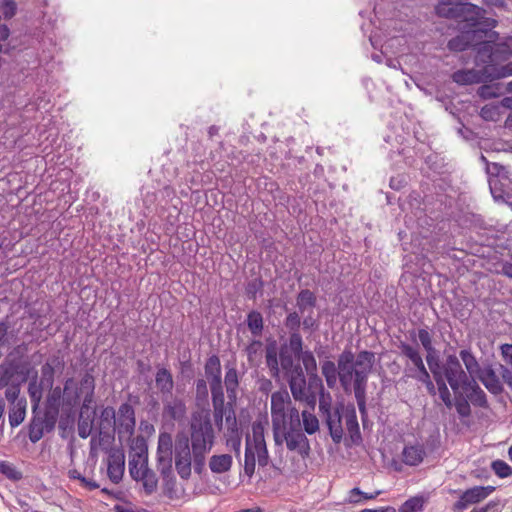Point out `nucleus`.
Here are the masks:
<instances>
[{
	"instance_id": "obj_1",
	"label": "nucleus",
	"mask_w": 512,
	"mask_h": 512,
	"mask_svg": "<svg viewBox=\"0 0 512 512\" xmlns=\"http://www.w3.org/2000/svg\"><path fill=\"white\" fill-rule=\"evenodd\" d=\"M173 455L178 475L182 479H188L191 476L193 464L189 437L184 433L177 434L173 446L171 434L161 432L158 436L156 461L157 469L163 478H169L173 474Z\"/></svg>"
},
{
	"instance_id": "obj_2",
	"label": "nucleus",
	"mask_w": 512,
	"mask_h": 512,
	"mask_svg": "<svg viewBox=\"0 0 512 512\" xmlns=\"http://www.w3.org/2000/svg\"><path fill=\"white\" fill-rule=\"evenodd\" d=\"M374 360V354L369 351H361L355 358L352 351L345 350L338 358L341 385L348 390L353 384L355 398L361 412L365 410L366 385Z\"/></svg>"
},
{
	"instance_id": "obj_3",
	"label": "nucleus",
	"mask_w": 512,
	"mask_h": 512,
	"mask_svg": "<svg viewBox=\"0 0 512 512\" xmlns=\"http://www.w3.org/2000/svg\"><path fill=\"white\" fill-rule=\"evenodd\" d=\"M190 448L193 453V466L200 473L206 463V455L215 442V432L208 415L194 413L190 423Z\"/></svg>"
},
{
	"instance_id": "obj_4",
	"label": "nucleus",
	"mask_w": 512,
	"mask_h": 512,
	"mask_svg": "<svg viewBox=\"0 0 512 512\" xmlns=\"http://www.w3.org/2000/svg\"><path fill=\"white\" fill-rule=\"evenodd\" d=\"M266 421H254L252 435H247L244 455V472L251 477L255 472L256 461L265 467L269 461L268 449L265 442Z\"/></svg>"
},
{
	"instance_id": "obj_5",
	"label": "nucleus",
	"mask_w": 512,
	"mask_h": 512,
	"mask_svg": "<svg viewBox=\"0 0 512 512\" xmlns=\"http://www.w3.org/2000/svg\"><path fill=\"white\" fill-rule=\"evenodd\" d=\"M436 13L442 17L460 19L467 22L469 26L475 27L484 18L486 11L472 3L439 1L436 6Z\"/></svg>"
},
{
	"instance_id": "obj_6",
	"label": "nucleus",
	"mask_w": 512,
	"mask_h": 512,
	"mask_svg": "<svg viewBox=\"0 0 512 512\" xmlns=\"http://www.w3.org/2000/svg\"><path fill=\"white\" fill-rule=\"evenodd\" d=\"M275 445L281 446L285 443L287 449L296 452L302 458L309 455L310 443L301 427H288V424L273 432Z\"/></svg>"
},
{
	"instance_id": "obj_7",
	"label": "nucleus",
	"mask_w": 512,
	"mask_h": 512,
	"mask_svg": "<svg viewBox=\"0 0 512 512\" xmlns=\"http://www.w3.org/2000/svg\"><path fill=\"white\" fill-rule=\"evenodd\" d=\"M476 62L492 64L505 61L512 56V36L505 37L495 44L490 41L480 43L476 48Z\"/></svg>"
},
{
	"instance_id": "obj_8",
	"label": "nucleus",
	"mask_w": 512,
	"mask_h": 512,
	"mask_svg": "<svg viewBox=\"0 0 512 512\" xmlns=\"http://www.w3.org/2000/svg\"><path fill=\"white\" fill-rule=\"evenodd\" d=\"M481 160L486 163L489 187L493 197L497 199L502 198L504 195L510 196L508 169L498 163H488L484 156H481Z\"/></svg>"
},
{
	"instance_id": "obj_9",
	"label": "nucleus",
	"mask_w": 512,
	"mask_h": 512,
	"mask_svg": "<svg viewBox=\"0 0 512 512\" xmlns=\"http://www.w3.org/2000/svg\"><path fill=\"white\" fill-rule=\"evenodd\" d=\"M441 374L456 395L471 381L455 355H449L446 358L441 368Z\"/></svg>"
},
{
	"instance_id": "obj_10",
	"label": "nucleus",
	"mask_w": 512,
	"mask_h": 512,
	"mask_svg": "<svg viewBox=\"0 0 512 512\" xmlns=\"http://www.w3.org/2000/svg\"><path fill=\"white\" fill-rule=\"evenodd\" d=\"M291 404V398L287 390H279L271 395V422L272 432L280 430L288 424L287 422V410Z\"/></svg>"
},
{
	"instance_id": "obj_11",
	"label": "nucleus",
	"mask_w": 512,
	"mask_h": 512,
	"mask_svg": "<svg viewBox=\"0 0 512 512\" xmlns=\"http://www.w3.org/2000/svg\"><path fill=\"white\" fill-rule=\"evenodd\" d=\"M135 425L134 408L129 403L121 404L114 419V432L118 433L120 440L129 439L134 433Z\"/></svg>"
},
{
	"instance_id": "obj_12",
	"label": "nucleus",
	"mask_w": 512,
	"mask_h": 512,
	"mask_svg": "<svg viewBox=\"0 0 512 512\" xmlns=\"http://www.w3.org/2000/svg\"><path fill=\"white\" fill-rule=\"evenodd\" d=\"M148 450L144 440H137L129 453V473L131 477L148 471Z\"/></svg>"
},
{
	"instance_id": "obj_13",
	"label": "nucleus",
	"mask_w": 512,
	"mask_h": 512,
	"mask_svg": "<svg viewBox=\"0 0 512 512\" xmlns=\"http://www.w3.org/2000/svg\"><path fill=\"white\" fill-rule=\"evenodd\" d=\"M49 389L50 392L47 396V406L50 409L58 410L62 398L79 399V394L76 391V382L72 378L66 380L63 389L59 386L54 388L52 386Z\"/></svg>"
},
{
	"instance_id": "obj_14",
	"label": "nucleus",
	"mask_w": 512,
	"mask_h": 512,
	"mask_svg": "<svg viewBox=\"0 0 512 512\" xmlns=\"http://www.w3.org/2000/svg\"><path fill=\"white\" fill-rule=\"evenodd\" d=\"M125 455L121 449H111L108 454L107 475L109 479L117 484L124 475Z\"/></svg>"
},
{
	"instance_id": "obj_15",
	"label": "nucleus",
	"mask_w": 512,
	"mask_h": 512,
	"mask_svg": "<svg viewBox=\"0 0 512 512\" xmlns=\"http://www.w3.org/2000/svg\"><path fill=\"white\" fill-rule=\"evenodd\" d=\"M344 411L343 405H337L334 407L333 412L323 415L329 429V434L335 444H339L343 439L344 430L342 427V417Z\"/></svg>"
},
{
	"instance_id": "obj_16",
	"label": "nucleus",
	"mask_w": 512,
	"mask_h": 512,
	"mask_svg": "<svg viewBox=\"0 0 512 512\" xmlns=\"http://www.w3.org/2000/svg\"><path fill=\"white\" fill-rule=\"evenodd\" d=\"M493 486H475L463 492L459 501L456 503L458 509L464 510L469 505L478 503L488 497L493 491Z\"/></svg>"
},
{
	"instance_id": "obj_17",
	"label": "nucleus",
	"mask_w": 512,
	"mask_h": 512,
	"mask_svg": "<svg viewBox=\"0 0 512 512\" xmlns=\"http://www.w3.org/2000/svg\"><path fill=\"white\" fill-rule=\"evenodd\" d=\"M289 387L292 396L297 401H307L309 397L306 394V379L303 370L297 366L294 374L288 376Z\"/></svg>"
},
{
	"instance_id": "obj_18",
	"label": "nucleus",
	"mask_w": 512,
	"mask_h": 512,
	"mask_svg": "<svg viewBox=\"0 0 512 512\" xmlns=\"http://www.w3.org/2000/svg\"><path fill=\"white\" fill-rule=\"evenodd\" d=\"M163 416L173 421H182L186 416L185 402L179 398H164Z\"/></svg>"
},
{
	"instance_id": "obj_19",
	"label": "nucleus",
	"mask_w": 512,
	"mask_h": 512,
	"mask_svg": "<svg viewBox=\"0 0 512 512\" xmlns=\"http://www.w3.org/2000/svg\"><path fill=\"white\" fill-rule=\"evenodd\" d=\"M457 395L465 396L474 406L481 408L488 407L486 394L476 383L475 379H471V381Z\"/></svg>"
},
{
	"instance_id": "obj_20",
	"label": "nucleus",
	"mask_w": 512,
	"mask_h": 512,
	"mask_svg": "<svg viewBox=\"0 0 512 512\" xmlns=\"http://www.w3.org/2000/svg\"><path fill=\"white\" fill-rule=\"evenodd\" d=\"M95 389V380L94 377L90 373H86L81 381L80 387L76 386V391L79 394V398L83 396V405L88 406L92 400Z\"/></svg>"
},
{
	"instance_id": "obj_21",
	"label": "nucleus",
	"mask_w": 512,
	"mask_h": 512,
	"mask_svg": "<svg viewBox=\"0 0 512 512\" xmlns=\"http://www.w3.org/2000/svg\"><path fill=\"white\" fill-rule=\"evenodd\" d=\"M205 376L210 385L221 384V364L217 356L209 357L205 364Z\"/></svg>"
},
{
	"instance_id": "obj_22",
	"label": "nucleus",
	"mask_w": 512,
	"mask_h": 512,
	"mask_svg": "<svg viewBox=\"0 0 512 512\" xmlns=\"http://www.w3.org/2000/svg\"><path fill=\"white\" fill-rule=\"evenodd\" d=\"M484 73L479 70H458L453 73L452 79L454 82L460 85H468L473 83H479L483 80Z\"/></svg>"
},
{
	"instance_id": "obj_23",
	"label": "nucleus",
	"mask_w": 512,
	"mask_h": 512,
	"mask_svg": "<svg viewBox=\"0 0 512 512\" xmlns=\"http://www.w3.org/2000/svg\"><path fill=\"white\" fill-rule=\"evenodd\" d=\"M316 296L309 289L301 290L296 298V305L301 314H305L308 312H313V309L316 306Z\"/></svg>"
},
{
	"instance_id": "obj_24",
	"label": "nucleus",
	"mask_w": 512,
	"mask_h": 512,
	"mask_svg": "<svg viewBox=\"0 0 512 512\" xmlns=\"http://www.w3.org/2000/svg\"><path fill=\"white\" fill-rule=\"evenodd\" d=\"M155 382L160 392L165 395H170L174 386L172 374L166 368H159L155 376Z\"/></svg>"
},
{
	"instance_id": "obj_25",
	"label": "nucleus",
	"mask_w": 512,
	"mask_h": 512,
	"mask_svg": "<svg viewBox=\"0 0 512 512\" xmlns=\"http://www.w3.org/2000/svg\"><path fill=\"white\" fill-rule=\"evenodd\" d=\"M233 463L232 456L229 454L213 455L209 460L211 472L221 474L229 471Z\"/></svg>"
},
{
	"instance_id": "obj_26",
	"label": "nucleus",
	"mask_w": 512,
	"mask_h": 512,
	"mask_svg": "<svg viewBox=\"0 0 512 512\" xmlns=\"http://www.w3.org/2000/svg\"><path fill=\"white\" fill-rule=\"evenodd\" d=\"M265 358L266 365L270 370L271 376L278 378L280 375V360L278 349L275 343L267 345Z\"/></svg>"
},
{
	"instance_id": "obj_27",
	"label": "nucleus",
	"mask_w": 512,
	"mask_h": 512,
	"mask_svg": "<svg viewBox=\"0 0 512 512\" xmlns=\"http://www.w3.org/2000/svg\"><path fill=\"white\" fill-rule=\"evenodd\" d=\"M210 389L212 394L215 419L216 421L222 422L224 407V393L222 383L210 385Z\"/></svg>"
},
{
	"instance_id": "obj_28",
	"label": "nucleus",
	"mask_w": 512,
	"mask_h": 512,
	"mask_svg": "<svg viewBox=\"0 0 512 512\" xmlns=\"http://www.w3.org/2000/svg\"><path fill=\"white\" fill-rule=\"evenodd\" d=\"M27 402L25 398L20 399L9 410V424L12 428L19 426L26 417Z\"/></svg>"
},
{
	"instance_id": "obj_29",
	"label": "nucleus",
	"mask_w": 512,
	"mask_h": 512,
	"mask_svg": "<svg viewBox=\"0 0 512 512\" xmlns=\"http://www.w3.org/2000/svg\"><path fill=\"white\" fill-rule=\"evenodd\" d=\"M425 452L419 445L406 446L402 453L403 462L410 466H416L423 461Z\"/></svg>"
},
{
	"instance_id": "obj_30",
	"label": "nucleus",
	"mask_w": 512,
	"mask_h": 512,
	"mask_svg": "<svg viewBox=\"0 0 512 512\" xmlns=\"http://www.w3.org/2000/svg\"><path fill=\"white\" fill-rule=\"evenodd\" d=\"M459 355L466 367L467 374L470 379L478 377L483 370L480 368L478 361L472 353L469 350L463 349L460 351Z\"/></svg>"
},
{
	"instance_id": "obj_31",
	"label": "nucleus",
	"mask_w": 512,
	"mask_h": 512,
	"mask_svg": "<svg viewBox=\"0 0 512 512\" xmlns=\"http://www.w3.org/2000/svg\"><path fill=\"white\" fill-rule=\"evenodd\" d=\"M343 417L345 419L346 429L349 432L352 441L355 442L360 439L359 424L355 409H345Z\"/></svg>"
},
{
	"instance_id": "obj_32",
	"label": "nucleus",
	"mask_w": 512,
	"mask_h": 512,
	"mask_svg": "<svg viewBox=\"0 0 512 512\" xmlns=\"http://www.w3.org/2000/svg\"><path fill=\"white\" fill-rule=\"evenodd\" d=\"M47 422L42 417L34 416L29 424L28 436L32 443L38 442L44 435Z\"/></svg>"
},
{
	"instance_id": "obj_33",
	"label": "nucleus",
	"mask_w": 512,
	"mask_h": 512,
	"mask_svg": "<svg viewBox=\"0 0 512 512\" xmlns=\"http://www.w3.org/2000/svg\"><path fill=\"white\" fill-rule=\"evenodd\" d=\"M478 378L491 393L498 394L501 392L502 385L492 370H483Z\"/></svg>"
},
{
	"instance_id": "obj_34",
	"label": "nucleus",
	"mask_w": 512,
	"mask_h": 512,
	"mask_svg": "<svg viewBox=\"0 0 512 512\" xmlns=\"http://www.w3.org/2000/svg\"><path fill=\"white\" fill-rule=\"evenodd\" d=\"M61 362L58 357H54L47 361L41 368V380L42 384H46L47 388H51L54 382L55 366L60 365Z\"/></svg>"
},
{
	"instance_id": "obj_35",
	"label": "nucleus",
	"mask_w": 512,
	"mask_h": 512,
	"mask_svg": "<svg viewBox=\"0 0 512 512\" xmlns=\"http://www.w3.org/2000/svg\"><path fill=\"white\" fill-rule=\"evenodd\" d=\"M247 326L251 334L255 337L261 336L264 328L262 314L258 311H251L247 315Z\"/></svg>"
},
{
	"instance_id": "obj_36",
	"label": "nucleus",
	"mask_w": 512,
	"mask_h": 512,
	"mask_svg": "<svg viewBox=\"0 0 512 512\" xmlns=\"http://www.w3.org/2000/svg\"><path fill=\"white\" fill-rule=\"evenodd\" d=\"M136 481H141L146 494L150 495L157 489L158 479L155 473L149 469L143 475H135L132 477Z\"/></svg>"
},
{
	"instance_id": "obj_37",
	"label": "nucleus",
	"mask_w": 512,
	"mask_h": 512,
	"mask_svg": "<svg viewBox=\"0 0 512 512\" xmlns=\"http://www.w3.org/2000/svg\"><path fill=\"white\" fill-rule=\"evenodd\" d=\"M224 383L229 399H235L238 387V372L235 367L227 368Z\"/></svg>"
},
{
	"instance_id": "obj_38",
	"label": "nucleus",
	"mask_w": 512,
	"mask_h": 512,
	"mask_svg": "<svg viewBox=\"0 0 512 512\" xmlns=\"http://www.w3.org/2000/svg\"><path fill=\"white\" fill-rule=\"evenodd\" d=\"M45 387L47 388L46 384H42V381L38 383L36 380H32L29 383L28 393L32 403L33 412H35L41 402L43 389Z\"/></svg>"
},
{
	"instance_id": "obj_39",
	"label": "nucleus",
	"mask_w": 512,
	"mask_h": 512,
	"mask_svg": "<svg viewBox=\"0 0 512 512\" xmlns=\"http://www.w3.org/2000/svg\"><path fill=\"white\" fill-rule=\"evenodd\" d=\"M322 374L325 377L328 387L333 388L339 378V368L332 361H325L322 364Z\"/></svg>"
},
{
	"instance_id": "obj_40",
	"label": "nucleus",
	"mask_w": 512,
	"mask_h": 512,
	"mask_svg": "<svg viewBox=\"0 0 512 512\" xmlns=\"http://www.w3.org/2000/svg\"><path fill=\"white\" fill-rule=\"evenodd\" d=\"M472 34L470 32L462 33L448 42V48L452 51H464L471 45Z\"/></svg>"
},
{
	"instance_id": "obj_41",
	"label": "nucleus",
	"mask_w": 512,
	"mask_h": 512,
	"mask_svg": "<svg viewBox=\"0 0 512 512\" xmlns=\"http://www.w3.org/2000/svg\"><path fill=\"white\" fill-rule=\"evenodd\" d=\"M485 73L488 77L493 79H501L512 76V62L507 63L499 68L494 67L492 64H487L485 67Z\"/></svg>"
},
{
	"instance_id": "obj_42",
	"label": "nucleus",
	"mask_w": 512,
	"mask_h": 512,
	"mask_svg": "<svg viewBox=\"0 0 512 512\" xmlns=\"http://www.w3.org/2000/svg\"><path fill=\"white\" fill-rule=\"evenodd\" d=\"M301 419L303 422L304 431L307 434L312 435L319 430V421L313 413L304 410L301 413Z\"/></svg>"
},
{
	"instance_id": "obj_43",
	"label": "nucleus",
	"mask_w": 512,
	"mask_h": 512,
	"mask_svg": "<svg viewBox=\"0 0 512 512\" xmlns=\"http://www.w3.org/2000/svg\"><path fill=\"white\" fill-rule=\"evenodd\" d=\"M280 366L287 376L294 374V370L298 365H294L292 354L287 349H281L279 352Z\"/></svg>"
},
{
	"instance_id": "obj_44",
	"label": "nucleus",
	"mask_w": 512,
	"mask_h": 512,
	"mask_svg": "<svg viewBox=\"0 0 512 512\" xmlns=\"http://www.w3.org/2000/svg\"><path fill=\"white\" fill-rule=\"evenodd\" d=\"M425 498L415 496L405 501L399 508V512H421L423 510Z\"/></svg>"
},
{
	"instance_id": "obj_45",
	"label": "nucleus",
	"mask_w": 512,
	"mask_h": 512,
	"mask_svg": "<svg viewBox=\"0 0 512 512\" xmlns=\"http://www.w3.org/2000/svg\"><path fill=\"white\" fill-rule=\"evenodd\" d=\"M297 358L302 361L303 366L308 375L316 376L317 363H316V359L311 351H304Z\"/></svg>"
},
{
	"instance_id": "obj_46",
	"label": "nucleus",
	"mask_w": 512,
	"mask_h": 512,
	"mask_svg": "<svg viewBox=\"0 0 512 512\" xmlns=\"http://www.w3.org/2000/svg\"><path fill=\"white\" fill-rule=\"evenodd\" d=\"M437 386H438V392L439 397L443 401V403L446 405L447 408H451L453 406V401L451 399L450 391L446 385V382L442 375L437 376L434 378Z\"/></svg>"
},
{
	"instance_id": "obj_47",
	"label": "nucleus",
	"mask_w": 512,
	"mask_h": 512,
	"mask_svg": "<svg viewBox=\"0 0 512 512\" xmlns=\"http://www.w3.org/2000/svg\"><path fill=\"white\" fill-rule=\"evenodd\" d=\"M117 411L114 408L108 406L105 407L100 415V429L112 428L114 431V419L116 418Z\"/></svg>"
},
{
	"instance_id": "obj_48",
	"label": "nucleus",
	"mask_w": 512,
	"mask_h": 512,
	"mask_svg": "<svg viewBox=\"0 0 512 512\" xmlns=\"http://www.w3.org/2000/svg\"><path fill=\"white\" fill-rule=\"evenodd\" d=\"M399 348L401 354L407 357L413 365L417 363L419 364L420 361L422 360V357L417 347L411 346L410 344L407 343H401Z\"/></svg>"
},
{
	"instance_id": "obj_49",
	"label": "nucleus",
	"mask_w": 512,
	"mask_h": 512,
	"mask_svg": "<svg viewBox=\"0 0 512 512\" xmlns=\"http://www.w3.org/2000/svg\"><path fill=\"white\" fill-rule=\"evenodd\" d=\"M0 473L11 480H20L22 478V473L7 461H0Z\"/></svg>"
},
{
	"instance_id": "obj_50",
	"label": "nucleus",
	"mask_w": 512,
	"mask_h": 512,
	"mask_svg": "<svg viewBox=\"0 0 512 512\" xmlns=\"http://www.w3.org/2000/svg\"><path fill=\"white\" fill-rule=\"evenodd\" d=\"M93 430V418L84 417L81 412L79 423H78V434L81 438H87L91 435Z\"/></svg>"
},
{
	"instance_id": "obj_51",
	"label": "nucleus",
	"mask_w": 512,
	"mask_h": 512,
	"mask_svg": "<svg viewBox=\"0 0 512 512\" xmlns=\"http://www.w3.org/2000/svg\"><path fill=\"white\" fill-rule=\"evenodd\" d=\"M15 374V368L12 364L3 363L0 365V389L7 386Z\"/></svg>"
},
{
	"instance_id": "obj_52",
	"label": "nucleus",
	"mask_w": 512,
	"mask_h": 512,
	"mask_svg": "<svg viewBox=\"0 0 512 512\" xmlns=\"http://www.w3.org/2000/svg\"><path fill=\"white\" fill-rule=\"evenodd\" d=\"M455 408L460 417H469L471 414V408L468 399L465 396L457 395L455 400Z\"/></svg>"
},
{
	"instance_id": "obj_53",
	"label": "nucleus",
	"mask_w": 512,
	"mask_h": 512,
	"mask_svg": "<svg viewBox=\"0 0 512 512\" xmlns=\"http://www.w3.org/2000/svg\"><path fill=\"white\" fill-rule=\"evenodd\" d=\"M495 474L501 478H506L512 474V468L502 460H496L492 463Z\"/></svg>"
},
{
	"instance_id": "obj_54",
	"label": "nucleus",
	"mask_w": 512,
	"mask_h": 512,
	"mask_svg": "<svg viewBox=\"0 0 512 512\" xmlns=\"http://www.w3.org/2000/svg\"><path fill=\"white\" fill-rule=\"evenodd\" d=\"M319 410L322 415L333 412L334 408L332 407V398L329 393H324L323 391L320 393Z\"/></svg>"
},
{
	"instance_id": "obj_55",
	"label": "nucleus",
	"mask_w": 512,
	"mask_h": 512,
	"mask_svg": "<svg viewBox=\"0 0 512 512\" xmlns=\"http://www.w3.org/2000/svg\"><path fill=\"white\" fill-rule=\"evenodd\" d=\"M301 415L298 409L292 406V403L288 406L287 410V422L288 427H301Z\"/></svg>"
},
{
	"instance_id": "obj_56",
	"label": "nucleus",
	"mask_w": 512,
	"mask_h": 512,
	"mask_svg": "<svg viewBox=\"0 0 512 512\" xmlns=\"http://www.w3.org/2000/svg\"><path fill=\"white\" fill-rule=\"evenodd\" d=\"M379 494H380L379 491L376 492L375 494H367V493L360 491L358 488H353L349 491L347 501L349 503H359L360 497H363L364 499H373Z\"/></svg>"
},
{
	"instance_id": "obj_57",
	"label": "nucleus",
	"mask_w": 512,
	"mask_h": 512,
	"mask_svg": "<svg viewBox=\"0 0 512 512\" xmlns=\"http://www.w3.org/2000/svg\"><path fill=\"white\" fill-rule=\"evenodd\" d=\"M434 353H435V351L427 352L426 361H427V364H428V367H429L431 373L433 374V376L435 378L437 376L442 375L441 374L442 366H440L438 359L435 357Z\"/></svg>"
},
{
	"instance_id": "obj_58",
	"label": "nucleus",
	"mask_w": 512,
	"mask_h": 512,
	"mask_svg": "<svg viewBox=\"0 0 512 512\" xmlns=\"http://www.w3.org/2000/svg\"><path fill=\"white\" fill-rule=\"evenodd\" d=\"M418 338L423 348L427 352H434V348L432 345V337L427 329H419Z\"/></svg>"
},
{
	"instance_id": "obj_59",
	"label": "nucleus",
	"mask_w": 512,
	"mask_h": 512,
	"mask_svg": "<svg viewBox=\"0 0 512 512\" xmlns=\"http://www.w3.org/2000/svg\"><path fill=\"white\" fill-rule=\"evenodd\" d=\"M290 348L294 352V354L298 357L303 353L302 351V337L298 332H293L290 336L289 340Z\"/></svg>"
},
{
	"instance_id": "obj_60",
	"label": "nucleus",
	"mask_w": 512,
	"mask_h": 512,
	"mask_svg": "<svg viewBox=\"0 0 512 512\" xmlns=\"http://www.w3.org/2000/svg\"><path fill=\"white\" fill-rule=\"evenodd\" d=\"M481 117L487 121H495L499 116V111L496 106L485 105L480 112Z\"/></svg>"
},
{
	"instance_id": "obj_61",
	"label": "nucleus",
	"mask_w": 512,
	"mask_h": 512,
	"mask_svg": "<svg viewBox=\"0 0 512 512\" xmlns=\"http://www.w3.org/2000/svg\"><path fill=\"white\" fill-rule=\"evenodd\" d=\"M285 325L291 331L297 332L301 325V319L299 314L297 312L289 313L286 317Z\"/></svg>"
},
{
	"instance_id": "obj_62",
	"label": "nucleus",
	"mask_w": 512,
	"mask_h": 512,
	"mask_svg": "<svg viewBox=\"0 0 512 512\" xmlns=\"http://www.w3.org/2000/svg\"><path fill=\"white\" fill-rule=\"evenodd\" d=\"M478 93L483 98H494L500 95V88L493 85H484L479 88Z\"/></svg>"
},
{
	"instance_id": "obj_63",
	"label": "nucleus",
	"mask_w": 512,
	"mask_h": 512,
	"mask_svg": "<svg viewBox=\"0 0 512 512\" xmlns=\"http://www.w3.org/2000/svg\"><path fill=\"white\" fill-rule=\"evenodd\" d=\"M262 350V342L259 340H253L247 347H246V354L249 361H253L255 357L261 352Z\"/></svg>"
},
{
	"instance_id": "obj_64",
	"label": "nucleus",
	"mask_w": 512,
	"mask_h": 512,
	"mask_svg": "<svg viewBox=\"0 0 512 512\" xmlns=\"http://www.w3.org/2000/svg\"><path fill=\"white\" fill-rule=\"evenodd\" d=\"M0 8L5 18H11L16 13V3L13 0H2Z\"/></svg>"
}]
</instances>
